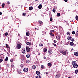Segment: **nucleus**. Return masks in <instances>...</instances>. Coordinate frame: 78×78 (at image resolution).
Here are the masks:
<instances>
[{
  "label": "nucleus",
  "instance_id": "1",
  "mask_svg": "<svg viewBox=\"0 0 78 78\" xmlns=\"http://www.w3.org/2000/svg\"><path fill=\"white\" fill-rule=\"evenodd\" d=\"M72 64L73 65L74 68H78V64L76 63V62L75 61H73L72 62Z\"/></svg>",
  "mask_w": 78,
  "mask_h": 78
},
{
  "label": "nucleus",
  "instance_id": "2",
  "mask_svg": "<svg viewBox=\"0 0 78 78\" xmlns=\"http://www.w3.org/2000/svg\"><path fill=\"white\" fill-rule=\"evenodd\" d=\"M21 48V45L20 44H18L16 47V49H20Z\"/></svg>",
  "mask_w": 78,
  "mask_h": 78
},
{
  "label": "nucleus",
  "instance_id": "3",
  "mask_svg": "<svg viewBox=\"0 0 78 78\" xmlns=\"http://www.w3.org/2000/svg\"><path fill=\"white\" fill-rule=\"evenodd\" d=\"M25 50L26 49L25 48H22L21 51L23 54H26V51H25Z\"/></svg>",
  "mask_w": 78,
  "mask_h": 78
},
{
  "label": "nucleus",
  "instance_id": "4",
  "mask_svg": "<svg viewBox=\"0 0 78 78\" xmlns=\"http://www.w3.org/2000/svg\"><path fill=\"white\" fill-rule=\"evenodd\" d=\"M23 71L24 72H28V69L27 68H24Z\"/></svg>",
  "mask_w": 78,
  "mask_h": 78
},
{
  "label": "nucleus",
  "instance_id": "5",
  "mask_svg": "<svg viewBox=\"0 0 78 78\" xmlns=\"http://www.w3.org/2000/svg\"><path fill=\"white\" fill-rule=\"evenodd\" d=\"M26 48L27 51V52H30V48L26 47Z\"/></svg>",
  "mask_w": 78,
  "mask_h": 78
},
{
  "label": "nucleus",
  "instance_id": "6",
  "mask_svg": "<svg viewBox=\"0 0 78 78\" xmlns=\"http://www.w3.org/2000/svg\"><path fill=\"white\" fill-rule=\"evenodd\" d=\"M62 55H66L67 53L66 52V51H62Z\"/></svg>",
  "mask_w": 78,
  "mask_h": 78
},
{
  "label": "nucleus",
  "instance_id": "7",
  "mask_svg": "<svg viewBox=\"0 0 78 78\" xmlns=\"http://www.w3.org/2000/svg\"><path fill=\"white\" fill-rule=\"evenodd\" d=\"M61 76V75L59 74H58L55 76L56 78H59Z\"/></svg>",
  "mask_w": 78,
  "mask_h": 78
},
{
  "label": "nucleus",
  "instance_id": "8",
  "mask_svg": "<svg viewBox=\"0 0 78 78\" xmlns=\"http://www.w3.org/2000/svg\"><path fill=\"white\" fill-rule=\"evenodd\" d=\"M74 55L75 56H78V52H75L74 53Z\"/></svg>",
  "mask_w": 78,
  "mask_h": 78
},
{
  "label": "nucleus",
  "instance_id": "9",
  "mask_svg": "<svg viewBox=\"0 0 78 78\" xmlns=\"http://www.w3.org/2000/svg\"><path fill=\"white\" fill-rule=\"evenodd\" d=\"M42 5L41 4H40L39 6H38V8L39 9H41L42 8Z\"/></svg>",
  "mask_w": 78,
  "mask_h": 78
},
{
  "label": "nucleus",
  "instance_id": "10",
  "mask_svg": "<svg viewBox=\"0 0 78 78\" xmlns=\"http://www.w3.org/2000/svg\"><path fill=\"white\" fill-rule=\"evenodd\" d=\"M36 73L37 75H41V74H40V72L39 71H37L36 72Z\"/></svg>",
  "mask_w": 78,
  "mask_h": 78
},
{
  "label": "nucleus",
  "instance_id": "11",
  "mask_svg": "<svg viewBox=\"0 0 78 78\" xmlns=\"http://www.w3.org/2000/svg\"><path fill=\"white\" fill-rule=\"evenodd\" d=\"M38 22L39 24H41V25H43V22L41 21H38Z\"/></svg>",
  "mask_w": 78,
  "mask_h": 78
},
{
  "label": "nucleus",
  "instance_id": "12",
  "mask_svg": "<svg viewBox=\"0 0 78 78\" xmlns=\"http://www.w3.org/2000/svg\"><path fill=\"white\" fill-rule=\"evenodd\" d=\"M4 58V57H2V58L1 59H0V63L1 62H2L3 61V59Z\"/></svg>",
  "mask_w": 78,
  "mask_h": 78
},
{
  "label": "nucleus",
  "instance_id": "13",
  "mask_svg": "<svg viewBox=\"0 0 78 78\" xmlns=\"http://www.w3.org/2000/svg\"><path fill=\"white\" fill-rule=\"evenodd\" d=\"M30 56H31L30 55V54H27L26 55V57L27 58H29L30 57Z\"/></svg>",
  "mask_w": 78,
  "mask_h": 78
},
{
  "label": "nucleus",
  "instance_id": "14",
  "mask_svg": "<svg viewBox=\"0 0 78 78\" xmlns=\"http://www.w3.org/2000/svg\"><path fill=\"white\" fill-rule=\"evenodd\" d=\"M26 36H30V32H29L28 31L26 33Z\"/></svg>",
  "mask_w": 78,
  "mask_h": 78
},
{
  "label": "nucleus",
  "instance_id": "15",
  "mask_svg": "<svg viewBox=\"0 0 78 78\" xmlns=\"http://www.w3.org/2000/svg\"><path fill=\"white\" fill-rule=\"evenodd\" d=\"M29 9L30 10V11H31L33 10V7H30L29 8Z\"/></svg>",
  "mask_w": 78,
  "mask_h": 78
},
{
  "label": "nucleus",
  "instance_id": "16",
  "mask_svg": "<svg viewBox=\"0 0 78 78\" xmlns=\"http://www.w3.org/2000/svg\"><path fill=\"white\" fill-rule=\"evenodd\" d=\"M5 46L7 48H9V45H8V44H5Z\"/></svg>",
  "mask_w": 78,
  "mask_h": 78
},
{
  "label": "nucleus",
  "instance_id": "17",
  "mask_svg": "<svg viewBox=\"0 0 78 78\" xmlns=\"http://www.w3.org/2000/svg\"><path fill=\"white\" fill-rule=\"evenodd\" d=\"M70 44L71 46H73V45H74V43L73 42H70Z\"/></svg>",
  "mask_w": 78,
  "mask_h": 78
},
{
  "label": "nucleus",
  "instance_id": "18",
  "mask_svg": "<svg viewBox=\"0 0 78 78\" xmlns=\"http://www.w3.org/2000/svg\"><path fill=\"white\" fill-rule=\"evenodd\" d=\"M26 44L27 45H31V43H30L29 42H27L26 43Z\"/></svg>",
  "mask_w": 78,
  "mask_h": 78
},
{
  "label": "nucleus",
  "instance_id": "19",
  "mask_svg": "<svg viewBox=\"0 0 78 78\" xmlns=\"http://www.w3.org/2000/svg\"><path fill=\"white\" fill-rule=\"evenodd\" d=\"M67 39L69 40V41H70V40L72 39V38L70 37H68Z\"/></svg>",
  "mask_w": 78,
  "mask_h": 78
},
{
  "label": "nucleus",
  "instance_id": "20",
  "mask_svg": "<svg viewBox=\"0 0 78 78\" xmlns=\"http://www.w3.org/2000/svg\"><path fill=\"white\" fill-rule=\"evenodd\" d=\"M56 38H57V39L58 40L60 39V37H59V36H56Z\"/></svg>",
  "mask_w": 78,
  "mask_h": 78
},
{
  "label": "nucleus",
  "instance_id": "21",
  "mask_svg": "<svg viewBox=\"0 0 78 78\" xmlns=\"http://www.w3.org/2000/svg\"><path fill=\"white\" fill-rule=\"evenodd\" d=\"M32 68L33 69H36V66H35V65H34L33 66H32Z\"/></svg>",
  "mask_w": 78,
  "mask_h": 78
},
{
  "label": "nucleus",
  "instance_id": "22",
  "mask_svg": "<svg viewBox=\"0 0 78 78\" xmlns=\"http://www.w3.org/2000/svg\"><path fill=\"white\" fill-rule=\"evenodd\" d=\"M60 15H61V14H60V13H57V17H59V16H60Z\"/></svg>",
  "mask_w": 78,
  "mask_h": 78
},
{
  "label": "nucleus",
  "instance_id": "23",
  "mask_svg": "<svg viewBox=\"0 0 78 78\" xmlns=\"http://www.w3.org/2000/svg\"><path fill=\"white\" fill-rule=\"evenodd\" d=\"M5 36H7L8 35V32H6L4 34Z\"/></svg>",
  "mask_w": 78,
  "mask_h": 78
},
{
  "label": "nucleus",
  "instance_id": "24",
  "mask_svg": "<svg viewBox=\"0 0 78 78\" xmlns=\"http://www.w3.org/2000/svg\"><path fill=\"white\" fill-rule=\"evenodd\" d=\"M78 70L77 69L76 70L75 72V73H76V74H77V73H78Z\"/></svg>",
  "mask_w": 78,
  "mask_h": 78
},
{
  "label": "nucleus",
  "instance_id": "25",
  "mask_svg": "<svg viewBox=\"0 0 78 78\" xmlns=\"http://www.w3.org/2000/svg\"><path fill=\"white\" fill-rule=\"evenodd\" d=\"M41 68L42 69H44V65H41Z\"/></svg>",
  "mask_w": 78,
  "mask_h": 78
},
{
  "label": "nucleus",
  "instance_id": "26",
  "mask_svg": "<svg viewBox=\"0 0 78 78\" xmlns=\"http://www.w3.org/2000/svg\"><path fill=\"white\" fill-rule=\"evenodd\" d=\"M66 34L68 35V36H70V32H68Z\"/></svg>",
  "mask_w": 78,
  "mask_h": 78
},
{
  "label": "nucleus",
  "instance_id": "27",
  "mask_svg": "<svg viewBox=\"0 0 78 78\" xmlns=\"http://www.w3.org/2000/svg\"><path fill=\"white\" fill-rule=\"evenodd\" d=\"M5 3H3L2 5V7L3 8H4V6H5Z\"/></svg>",
  "mask_w": 78,
  "mask_h": 78
},
{
  "label": "nucleus",
  "instance_id": "28",
  "mask_svg": "<svg viewBox=\"0 0 78 78\" xmlns=\"http://www.w3.org/2000/svg\"><path fill=\"white\" fill-rule=\"evenodd\" d=\"M8 57H6L5 59V61H8Z\"/></svg>",
  "mask_w": 78,
  "mask_h": 78
},
{
  "label": "nucleus",
  "instance_id": "29",
  "mask_svg": "<svg viewBox=\"0 0 78 78\" xmlns=\"http://www.w3.org/2000/svg\"><path fill=\"white\" fill-rule=\"evenodd\" d=\"M48 66H51V63H49L48 64Z\"/></svg>",
  "mask_w": 78,
  "mask_h": 78
},
{
  "label": "nucleus",
  "instance_id": "30",
  "mask_svg": "<svg viewBox=\"0 0 78 78\" xmlns=\"http://www.w3.org/2000/svg\"><path fill=\"white\" fill-rule=\"evenodd\" d=\"M44 52H47V48H44Z\"/></svg>",
  "mask_w": 78,
  "mask_h": 78
},
{
  "label": "nucleus",
  "instance_id": "31",
  "mask_svg": "<svg viewBox=\"0 0 78 78\" xmlns=\"http://www.w3.org/2000/svg\"><path fill=\"white\" fill-rule=\"evenodd\" d=\"M36 78H41V76L39 75L36 76Z\"/></svg>",
  "mask_w": 78,
  "mask_h": 78
},
{
  "label": "nucleus",
  "instance_id": "32",
  "mask_svg": "<svg viewBox=\"0 0 78 78\" xmlns=\"http://www.w3.org/2000/svg\"><path fill=\"white\" fill-rule=\"evenodd\" d=\"M26 63H30V60H27L26 61Z\"/></svg>",
  "mask_w": 78,
  "mask_h": 78
},
{
  "label": "nucleus",
  "instance_id": "33",
  "mask_svg": "<svg viewBox=\"0 0 78 78\" xmlns=\"http://www.w3.org/2000/svg\"><path fill=\"white\" fill-rule=\"evenodd\" d=\"M76 20L78 21V16H76Z\"/></svg>",
  "mask_w": 78,
  "mask_h": 78
},
{
  "label": "nucleus",
  "instance_id": "34",
  "mask_svg": "<svg viewBox=\"0 0 78 78\" xmlns=\"http://www.w3.org/2000/svg\"><path fill=\"white\" fill-rule=\"evenodd\" d=\"M40 47H42L43 46V44H40L39 45Z\"/></svg>",
  "mask_w": 78,
  "mask_h": 78
},
{
  "label": "nucleus",
  "instance_id": "35",
  "mask_svg": "<svg viewBox=\"0 0 78 78\" xmlns=\"http://www.w3.org/2000/svg\"><path fill=\"white\" fill-rule=\"evenodd\" d=\"M52 20H53V18H52V17H51L50 18V21H51H51H52Z\"/></svg>",
  "mask_w": 78,
  "mask_h": 78
},
{
  "label": "nucleus",
  "instance_id": "36",
  "mask_svg": "<svg viewBox=\"0 0 78 78\" xmlns=\"http://www.w3.org/2000/svg\"><path fill=\"white\" fill-rule=\"evenodd\" d=\"M50 35L51 36H54V34H53L52 33L50 34Z\"/></svg>",
  "mask_w": 78,
  "mask_h": 78
},
{
  "label": "nucleus",
  "instance_id": "37",
  "mask_svg": "<svg viewBox=\"0 0 78 78\" xmlns=\"http://www.w3.org/2000/svg\"><path fill=\"white\" fill-rule=\"evenodd\" d=\"M75 41V39H74V38H72L71 39V41L72 42H74V41Z\"/></svg>",
  "mask_w": 78,
  "mask_h": 78
},
{
  "label": "nucleus",
  "instance_id": "38",
  "mask_svg": "<svg viewBox=\"0 0 78 78\" xmlns=\"http://www.w3.org/2000/svg\"><path fill=\"white\" fill-rule=\"evenodd\" d=\"M10 61L11 62H13V59H10Z\"/></svg>",
  "mask_w": 78,
  "mask_h": 78
},
{
  "label": "nucleus",
  "instance_id": "39",
  "mask_svg": "<svg viewBox=\"0 0 78 78\" xmlns=\"http://www.w3.org/2000/svg\"><path fill=\"white\" fill-rule=\"evenodd\" d=\"M22 15L23 16H24L26 15V13H23Z\"/></svg>",
  "mask_w": 78,
  "mask_h": 78
},
{
  "label": "nucleus",
  "instance_id": "40",
  "mask_svg": "<svg viewBox=\"0 0 78 78\" xmlns=\"http://www.w3.org/2000/svg\"><path fill=\"white\" fill-rule=\"evenodd\" d=\"M14 65H11V67L12 68H14Z\"/></svg>",
  "mask_w": 78,
  "mask_h": 78
},
{
  "label": "nucleus",
  "instance_id": "41",
  "mask_svg": "<svg viewBox=\"0 0 78 78\" xmlns=\"http://www.w3.org/2000/svg\"><path fill=\"white\" fill-rule=\"evenodd\" d=\"M75 36H77L78 35V32H76V33L75 34Z\"/></svg>",
  "mask_w": 78,
  "mask_h": 78
},
{
  "label": "nucleus",
  "instance_id": "42",
  "mask_svg": "<svg viewBox=\"0 0 78 78\" xmlns=\"http://www.w3.org/2000/svg\"><path fill=\"white\" fill-rule=\"evenodd\" d=\"M72 34H75V32L74 31H73L72 32Z\"/></svg>",
  "mask_w": 78,
  "mask_h": 78
},
{
  "label": "nucleus",
  "instance_id": "43",
  "mask_svg": "<svg viewBox=\"0 0 78 78\" xmlns=\"http://www.w3.org/2000/svg\"><path fill=\"white\" fill-rule=\"evenodd\" d=\"M52 11L53 12H56V10H55V9H53L52 10Z\"/></svg>",
  "mask_w": 78,
  "mask_h": 78
},
{
  "label": "nucleus",
  "instance_id": "44",
  "mask_svg": "<svg viewBox=\"0 0 78 78\" xmlns=\"http://www.w3.org/2000/svg\"><path fill=\"white\" fill-rule=\"evenodd\" d=\"M53 45H54V46H55V47H56V44L55 43H53Z\"/></svg>",
  "mask_w": 78,
  "mask_h": 78
},
{
  "label": "nucleus",
  "instance_id": "45",
  "mask_svg": "<svg viewBox=\"0 0 78 78\" xmlns=\"http://www.w3.org/2000/svg\"><path fill=\"white\" fill-rule=\"evenodd\" d=\"M18 73H19L20 74V75H22V73L20 71L18 72Z\"/></svg>",
  "mask_w": 78,
  "mask_h": 78
},
{
  "label": "nucleus",
  "instance_id": "46",
  "mask_svg": "<svg viewBox=\"0 0 78 78\" xmlns=\"http://www.w3.org/2000/svg\"><path fill=\"white\" fill-rule=\"evenodd\" d=\"M51 50H50V49H49L48 51V53H51Z\"/></svg>",
  "mask_w": 78,
  "mask_h": 78
},
{
  "label": "nucleus",
  "instance_id": "47",
  "mask_svg": "<svg viewBox=\"0 0 78 78\" xmlns=\"http://www.w3.org/2000/svg\"><path fill=\"white\" fill-rule=\"evenodd\" d=\"M40 55H41V53H40V52H39V51H38V56H39Z\"/></svg>",
  "mask_w": 78,
  "mask_h": 78
},
{
  "label": "nucleus",
  "instance_id": "48",
  "mask_svg": "<svg viewBox=\"0 0 78 78\" xmlns=\"http://www.w3.org/2000/svg\"><path fill=\"white\" fill-rule=\"evenodd\" d=\"M45 73H44V74H45V73H46V76H47V75H48V73L46 72Z\"/></svg>",
  "mask_w": 78,
  "mask_h": 78
},
{
  "label": "nucleus",
  "instance_id": "49",
  "mask_svg": "<svg viewBox=\"0 0 78 78\" xmlns=\"http://www.w3.org/2000/svg\"><path fill=\"white\" fill-rule=\"evenodd\" d=\"M54 43H56V42H57V41H56L55 40H54Z\"/></svg>",
  "mask_w": 78,
  "mask_h": 78
},
{
  "label": "nucleus",
  "instance_id": "50",
  "mask_svg": "<svg viewBox=\"0 0 78 78\" xmlns=\"http://www.w3.org/2000/svg\"><path fill=\"white\" fill-rule=\"evenodd\" d=\"M64 1L65 2H68V0H64Z\"/></svg>",
  "mask_w": 78,
  "mask_h": 78
},
{
  "label": "nucleus",
  "instance_id": "51",
  "mask_svg": "<svg viewBox=\"0 0 78 78\" xmlns=\"http://www.w3.org/2000/svg\"><path fill=\"white\" fill-rule=\"evenodd\" d=\"M23 65L22 64H21V65H20V67H23Z\"/></svg>",
  "mask_w": 78,
  "mask_h": 78
},
{
  "label": "nucleus",
  "instance_id": "52",
  "mask_svg": "<svg viewBox=\"0 0 78 78\" xmlns=\"http://www.w3.org/2000/svg\"><path fill=\"white\" fill-rule=\"evenodd\" d=\"M7 3L8 4H10V2H8Z\"/></svg>",
  "mask_w": 78,
  "mask_h": 78
},
{
  "label": "nucleus",
  "instance_id": "53",
  "mask_svg": "<svg viewBox=\"0 0 78 78\" xmlns=\"http://www.w3.org/2000/svg\"><path fill=\"white\" fill-rule=\"evenodd\" d=\"M53 32H54V30H52L51 31V33H53Z\"/></svg>",
  "mask_w": 78,
  "mask_h": 78
},
{
  "label": "nucleus",
  "instance_id": "54",
  "mask_svg": "<svg viewBox=\"0 0 78 78\" xmlns=\"http://www.w3.org/2000/svg\"><path fill=\"white\" fill-rule=\"evenodd\" d=\"M44 59H46V57L44 56Z\"/></svg>",
  "mask_w": 78,
  "mask_h": 78
},
{
  "label": "nucleus",
  "instance_id": "55",
  "mask_svg": "<svg viewBox=\"0 0 78 78\" xmlns=\"http://www.w3.org/2000/svg\"><path fill=\"white\" fill-rule=\"evenodd\" d=\"M2 12H0V15H2Z\"/></svg>",
  "mask_w": 78,
  "mask_h": 78
},
{
  "label": "nucleus",
  "instance_id": "56",
  "mask_svg": "<svg viewBox=\"0 0 78 78\" xmlns=\"http://www.w3.org/2000/svg\"><path fill=\"white\" fill-rule=\"evenodd\" d=\"M71 50V51H72V50H73V49L72 48V49Z\"/></svg>",
  "mask_w": 78,
  "mask_h": 78
},
{
  "label": "nucleus",
  "instance_id": "57",
  "mask_svg": "<svg viewBox=\"0 0 78 78\" xmlns=\"http://www.w3.org/2000/svg\"><path fill=\"white\" fill-rule=\"evenodd\" d=\"M3 36L4 37H5V35L3 34Z\"/></svg>",
  "mask_w": 78,
  "mask_h": 78
},
{
  "label": "nucleus",
  "instance_id": "58",
  "mask_svg": "<svg viewBox=\"0 0 78 78\" xmlns=\"http://www.w3.org/2000/svg\"><path fill=\"white\" fill-rule=\"evenodd\" d=\"M37 0H35V2H37Z\"/></svg>",
  "mask_w": 78,
  "mask_h": 78
},
{
  "label": "nucleus",
  "instance_id": "59",
  "mask_svg": "<svg viewBox=\"0 0 78 78\" xmlns=\"http://www.w3.org/2000/svg\"><path fill=\"white\" fill-rule=\"evenodd\" d=\"M15 55L16 56H17V55Z\"/></svg>",
  "mask_w": 78,
  "mask_h": 78
},
{
  "label": "nucleus",
  "instance_id": "60",
  "mask_svg": "<svg viewBox=\"0 0 78 78\" xmlns=\"http://www.w3.org/2000/svg\"><path fill=\"white\" fill-rule=\"evenodd\" d=\"M59 27H61V28H62V27H61V26H59Z\"/></svg>",
  "mask_w": 78,
  "mask_h": 78
},
{
  "label": "nucleus",
  "instance_id": "61",
  "mask_svg": "<svg viewBox=\"0 0 78 78\" xmlns=\"http://www.w3.org/2000/svg\"><path fill=\"white\" fill-rule=\"evenodd\" d=\"M36 29H37V28H35V30H36Z\"/></svg>",
  "mask_w": 78,
  "mask_h": 78
},
{
  "label": "nucleus",
  "instance_id": "62",
  "mask_svg": "<svg viewBox=\"0 0 78 78\" xmlns=\"http://www.w3.org/2000/svg\"><path fill=\"white\" fill-rule=\"evenodd\" d=\"M20 6V5H18V6Z\"/></svg>",
  "mask_w": 78,
  "mask_h": 78
},
{
  "label": "nucleus",
  "instance_id": "63",
  "mask_svg": "<svg viewBox=\"0 0 78 78\" xmlns=\"http://www.w3.org/2000/svg\"><path fill=\"white\" fill-rule=\"evenodd\" d=\"M16 8H17V7H16Z\"/></svg>",
  "mask_w": 78,
  "mask_h": 78
}]
</instances>
